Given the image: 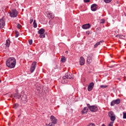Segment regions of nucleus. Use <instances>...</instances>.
<instances>
[{
	"label": "nucleus",
	"instance_id": "obj_42",
	"mask_svg": "<svg viewBox=\"0 0 126 126\" xmlns=\"http://www.w3.org/2000/svg\"><path fill=\"white\" fill-rule=\"evenodd\" d=\"M80 65H83L84 64V63H80Z\"/></svg>",
	"mask_w": 126,
	"mask_h": 126
},
{
	"label": "nucleus",
	"instance_id": "obj_13",
	"mask_svg": "<svg viewBox=\"0 0 126 126\" xmlns=\"http://www.w3.org/2000/svg\"><path fill=\"white\" fill-rule=\"evenodd\" d=\"M98 7V6L96 5V4H93L91 5V9L92 11H96L97 10V8Z\"/></svg>",
	"mask_w": 126,
	"mask_h": 126
},
{
	"label": "nucleus",
	"instance_id": "obj_26",
	"mask_svg": "<svg viewBox=\"0 0 126 126\" xmlns=\"http://www.w3.org/2000/svg\"><path fill=\"white\" fill-rule=\"evenodd\" d=\"M19 106V104H18V103H16L14 105L13 108L14 109H17L18 108Z\"/></svg>",
	"mask_w": 126,
	"mask_h": 126
},
{
	"label": "nucleus",
	"instance_id": "obj_46",
	"mask_svg": "<svg viewBox=\"0 0 126 126\" xmlns=\"http://www.w3.org/2000/svg\"><path fill=\"white\" fill-rule=\"evenodd\" d=\"M111 62H112V63H115V62H114V61H112Z\"/></svg>",
	"mask_w": 126,
	"mask_h": 126
},
{
	"label": "nucleus",
	"instance_id": "obj_15",
	"mask_svg": "<svg viewBox=\"0 0 126 126\" xmlns=\"http://www.w3.org/2000/svg\"><path fill=\"white\" fill-rule=\"evenodd\" d=\"M62 82L63 84H64V83H67V82H68V79L64 76L63 77Z\"/></svg>",
	"mask_w": 126,
	"mask_h": 126
},
{
	"label": "nucleus",
	"instance_id": "obj_14",
	"mask_svg": "<svg viewBox=\"0 0 126 126\" xmlns=\"http://www.w3.org/2000/svg\"><path fill=\"white\" fill-rule=\"evenodd\" d=\"M16 63H6V66H8L9 68H13L15 67Z\"/></svg>",
	"mask_w": 126,
	"mask_h": 126
},
{
	"label": "nucleus",
	"instance_id": "obj_21",
	"mask_svg": "<svg viewBox=\"0 0 126 126\" xmlns=\"http://www.w3.org/2000/svg\"><path fill=\"white\" fill-rule=\"evenodd\" d=\"M5 45H6V47H7L8 48V47H9V46L10 45V40L9 39H7L6 40V43Z\"/></svg>",
	"mask_w": 126,
	"mask_h": 126
},
{
	"label": "nucleus",
	"instance_id": "obj_30",
	"mask_svg": "<svg viewBox=\"0 0 126 126\" xmlns=\"http://www.w3.org/2000/svg\"><path fill=\"white\" fill-rule=\"evenodd\" d=\"M100 87H101V88H107V87H108V86H107V85H101Z\"/></svg>",
	"mask_w": 126,
	"mask_h": 126
},
{
	"label": "nucleus",
	"instance_id": "obj_35",
	"mask_svg": "<svg viewBox=\"0 0 126 126\" xmlns=\"http://www.w3.org/2000/svg\"><path fill=\"white\" fill-rule=\"evenodd\" d=\"M55 69L56 68H60V65L55 64V66L54 67Z\"/></svg>",
	"mask_w": 126,
	"mask_h": 126
},
{
	"label": "nucleus",
	"instance_id": "obj_22",
	"mask_svg": "<svg viewBox=\"0 0 126 126\" xmlns=\"http://www.w3.org/2000/svg\"><path fill=\"white\" fill-rule=\"evenodd\" d=\"M44 33H45V30L44 29H41L38 31V34H40V35H42Z\"/></svg>",
	"mask_w": 126,
	"mask_h": 126
},
{
	"label": "nucleus",
	"instance_id": "obj_5",
	"mask_svg": "<svg viewBox=\"0 0 126 126\" xmlns=\"http://www.w3.org/2000/svg\"><path fill=\"white\" fill-rule=\"evenodd\" d=\"M121 103V99L119 98L117 99L116 100H113L111 102V106H115V104H116V105H118Z\"/></svg>",
	"mask_w": 126,
	"mask_h": 126
},
{
	"label": "nucleus",
	"instance_id": "obj_24",
	"mask_svg": "<svg viewBox=\"0 0 126 126\" xmlns=\"http://www.w3.org/2000/svg\"><path fill=\"white\" fill-rule=\"evenodd\" d=\"M65 61H66V59L65 58V57L63 56L61 58L62 63H65Z\"/></svg>",
	"mask_w": 126,
	"mask_h": 126
},
{
	"label": "nucleus",
	"instance_id": "obj_18",
	"mask_svg": "<svg viewBox=\"0 0 126 126\" xmlns=\"http://www.w3.org/2000/svg\"><path fill=\"white\" fill-rule=\"evenodd\" d=\"M47 15L50 16V18H51V19H54L55 17V15H54L53 13H51L50 12H47Z\"/></svg>",
	"mask_w": 126,
	"mask_h": 126
},
{
	"label": "nucleus",
	"instance_id": "obj_34",
	"mask_svg": "<svg viewBox=\"0 0 126 126\" xmlns=\"http://www.w3.org/2000/svg\"><path fill=\"white\" fill-rule=\"evenodd\" d=\"M87 126H95V124L94 123H90Z\"/></svg>",
	"mask_w": 126,
	"mask_h": 126
},
{
	"label": "nucleus",
	"instance_id": "obj_17",
	"mask_svg": "<svg viewBox=\"0 0 126 126\" xmlns=\"http://www.w3.org/2000/svg\"><path fill=\"white\" fill-rule=\"evenodd\" d=\"M90 26L91 25L90 24H87L83 25L82 27L83 29H89V28H90Z\"/></svg>",
	"mask_w": 126,
	"mask_h": 126
},
{
	"label": "nucleus",
	"instance_id": "obj_6",
	"mask_svg": "<svg viewBox=\"0 0 126 126\" xmlns=\"http://www.w3.org/2000/svg\"><path fill=\"white\" fill-rule=\"evenodd\" d=\"M94 87V83L91 82L89 84L88 87V91L90 92L93 90V88Z\"/></svg>",
	"mask_w": 126,
	"mask_h": 126
},
{
	"label": "nucleus",
	"instance_id": "obj_33",
	"mask_svg": "<svg viewBox=\"0 0 126 126\" xmlns=\"http://www.w3.org/2000/svg\"><path fill=\"white\" fill-rule=\"evenodd\" d=\"M123 119H126V112H123Z\"/></svg>",
	"mask_w": 126,
	"mask_h": 126
},
{
	"label": "nucleus",
	"instance_id": "obj_25",
	"mask_svg": "<svg viewBox=\"0 0 126 126\" xmlns=\"http://www.w3.org/2000/svg\"><path fill=\"white\" fill-rule=\"evenodd\" d=\"M33 25L34 28H37V23H36V20H34L33 21Z\"/></svg>",
	"mask_w": 126,
	"mask_h": 126
},
{
	"label": "nucleus",
	"instance_id": "obj_40",
	"mask_svg": "<svg viewBox=\"0 0 126 126\" xmlns=\"http://www.w3.org/2000/svg\"><path fill=\"white\" fill-rule=\"evenodd\" d=\"M32 22H33V19H31V20H30V24H31L32 23Z\"/></svg>",
	"mask_w": 126,
	"mask_h": 126
},
{
	"label": "nucleus",
	"instance_id": "obj_1",
	"mask_svg": "<svg viewBox=\"0 0 126 126\" xmlns=\"http://www.w3.org/2000/svg\"><path fill=\"white\" fill-rule=\"evenodd\" d=\"M9 15L12 18L17 17V15H18V12L16 9H13L9 12Z\"/></svg>",
	"mask_w": 126,
	"mask_h": 126
},
{
	"label": "nucleus",
	"instance_id": "obj_38",
	"mask_svg": "<svg viewBox=\"0 0 126 126\" xmlns=\"http://www.w3.org/2000/svg\"><path fill=\"white\" fill-rule=\"evenodd\" d=\"M84 2H90V0H84Z\"/></svg>",
	"mask_w": 126,
	"mask_h": 126
},
{
	"label": "nucleus",
	"instance_id": "obj_20",
	"mask_svg": "<svg viewBox=\"0 0 126 126\" xmlns=\"http://www.w3.org/2000/svg\"><path fill=\"white\" fill-rule=\"evenodd\" d=\"M88 112V107H85L82 111V114H86Z\"/></svg>",
	"mask_w": 126,
	"mask_h": 126
},
{
	"label": "nucleus",
	"instance_id": "obj_27",
	"mask_svg": "<svg viewBox=\"0 0 126 126\" xmlns=\"http://www.w3.org/2000/svg\"><path fill=\"white\" fill-rule=\"evenodd\" d=\"M104 2H105V3H110V2H111V1H112V0H103Z\"/></svg>",
	"mask_w": 126,
	"mask_h": 126
},
{
	"label": "nucleus",
	"instance_id": "obj_12",
	"mask_svg": "<svg viewBox=\"0 0 126 126\" xmlns=\"http://www.w3.org/2000/svg\"><path fill=\"white\" fill-rule=\"evenodd\" d=\"M37 66L36 63H32V66L31 67L30 71L31 73H33L34 72V70H35V69L36 68V66Z\"/></svg>",
	"mask_w": 126,
	"mask_h": 126
},
{
	"label": "nucleus",
	"instance_id": "obj_11",
	"mask_svg": "<svg viewBox=\"0 0 126 126\" xmlns=\"http://www.w3.org/2000/svg\"><path fill=\"white\" fill-rule=\"evenodd\" d=\"M64 76L68 79H73V75L71 73H66Z\"/></svg>",
	"mask_w": 126,
	"mask_h": 126
},
{
	"label": "nucleus",
	"instance_id": "obj_16",
	"mask_svg": "<svg viewBox=\"0 0 126 126\" xmlns=\"http://www.w3.org/2000/svg\"><path fill=\"white\" fill-rule=\"evenodd\" d=\"M21 100L24 102V103H27V101H28L27 96H26V95H23L21 98Z\"/></svg>",
	"mask_w": 126,
	"mask_h": 126
},
{
	"label": "nucleus",
	"instance_id": "obj_29",
	"mask_svg": "<svg viewBox=\"0 0 126 126\" xmlns=\"http://www.w3.org/2000/svg\"><path fill=\"white\" fill-rule=\"evenodd\" d=\"M18 36H19V32H17L15 33V37L17 38V37H18Z\"/></svg>",
	"mask_w": 126,
	"mask_h": 126
},
{
	"label": "nucleus",
	"instance_id": "obj_10",
	"mask_svg": "<svg viewBox=\"0 0 126 126\" xmlns=\"http://www.w3.org/2000/svg\"><path fill=\"white\" fill-rule=\"evenodd\" d=\"M90 110L91 112H97L98 111V107L95 105L90 106Z\"/></svg>",
	"mask_w": 126,
	"mask_h": 126
},
{
	"label": "nucleus",
	"instance_id": "obj_19",
	"mask_svg": "<svg viewBox=\"0 0 126 126\" xmlns=\"http://www.w3.org/2000/svg\"><path fill=\"white\" fill-rule=\"evenodd\" d=\"M104 43V40H101L99 42H97L95 44H94V48H97V46L101 45V44Z\"/></svg>",
	"mask_w": 126,
	"mask_h": 126
},
{
	"label": "nucleus",
	"instance_id": "obj_2",
	"mask_svg": "<svg viewBox=\"0 0 126 126\" xmlns=\"http://www.w3.org/2000/svg\"><path fill=\"white\" fill-rule=\"evenodd\" d=\"M108 117L110 118V121L113 123L116 121V115H115V114L113 111H110L108 112Z\"/></svg>",
	"mask_w": 126,
	"mask_h": 126
},
{
	"label": "nucleus",
	"instance_id": "obj_31",
	"mask_svg": "<svg viewBox=\"0 0 126 126\" xmlns=\"http://www.w3.org/2000/svg\"><path fill=\"white\" fill-rule=\"evenodd\" d=\"M46 37V35L45 34H40L39 35V37L40 38H45Z\"/></svg>",
	"mask_w": 126,
	"mask_h": 126
},
{
	"label": "nucleus",
	"instance_id": "obj_37",
	"mask_svg": "<svg viewBox=\"0 0 126 126\" xmlns=\"http://www.w3.org/2000/svg\"><path fill=\"white\" fill-rule=\"evenodd\" d=\"M114 124V122H111L110 124L108 125V126H113V124Z\"/></svg>",
	"mask_w": 126,
	"mask_h": 126
},
{
	"label": "nucleus",
	"instance_id": "obj_47",
	"mask_svg": "<svg viewBox=\"0 0 126 126\" xmlns=\"http://www.w3.org/2000/svg\"><path fill=\"white\" fill-rule=\"evenodd\" d=\"M50 22H49V24H50Z\"/></svg>",
	"mask_w": 126,
	"mask_h": 126
},
{
	"label": "nucleus",
	"instance_id": "obj_23",
	"mask_svg": "<svg viewBox=\"0 0 126 126\" xmlns=\"http://www.w3.org/2000/svg\"><path fill=\"white\" fill-rule=\"evenodd\" d=\"M80 63H85V60L83 57H81L80 58Z\"/></svg>",
	"mask_w": 126,
	"mask_h": 126
},
{
	"label": "nucleus",
	"instance_id": "obj_39",
	"mask_svg": "<svg viewBox=\"0 0 126 126\" xmlns=\"http://www.w3.org/2000/svg\"><path fill=\"white\" fill-rule=\"evenodd\" d=\"M87 107H88L89 109H90V107H92V106L90 105L89 103L87 104Z\"/></svg>",
	"mask_w": 126,
	"mask_h": 126
},
{
	"label": "nucleus",
	"instance_id": "obj_7",
	"mask_svg": "<svg viewBox=\"0 0 126 126\" xmlns=\"http://www.w3.org/2000/svg\"><path fill=\"white\" fill-rule=\"evenodd\" d=\"M93 58V54H90L88 55L87 59V63H92V59Z\"/></svg>",
	"mask_w": 126,
	"mask_h": 126
},
{
	"label": "nucleus",
	"instance_id": "obj_9",
	"mask_svg": "<svg viewBox=\"0 0 126 126\" xmlns=\"http://www.w3.org/2000/svg\"><path fill=\"white\" fill-rule=\"evenodd\" d=\"M5 26V21L3 20V18L0 19V29H2Z\"/></svg>",
	"mask_w": 126,
	"mask_h": 126
},
{
	"label": "nucleus",
	"instance_id": "obj_8",
	"mask_svg": "<svg viewBox=\"0 0 126 126\" xmlns=\"http://www.w3.org/2000/svg\"><path fill=\"white\" fill-rule=\"evenodd\" d=\"M12 97L13 98H15V99H20V98H21V94L18 93L13 94H12Z\"/></svg>",
	"mask_w": 126,
	"mask_h": 126
},
{
	"label": "nucleus",
	"instance_id": "obj_43",
	"mask_svg": "<svg viewBox=\"0 0 126 126\" xmlns=\"http://www.w3.org/2000/svg\"><path fill=\"white\" fill-rule=\"evenodd\" d=\"M33 63H37V62H33Z\"/></svg>",
	"mask_w": 126,
	"mask_h": 126
},
{
	"label": "nucleus",
	"instance_id": "obj_32",
	"mask_svg": "<svg viewBox=\"0 0 126 126\" xmlns=\"http://www.w3.org/2000/svg\"><path fill=\"white\" fill-rule=\"evenodd\" d=\"M29 43L30 45H32V44H33V40H32V39L29 40Z\"/></svg>",
	"mask_w": 126,
	"mask_h": 126
},
{
	"label": "nucleus",
	"instance_id": "obj_3",
	"mask_svg": "<svg viewBox=\"0 0 126 126\" xmlns=\"http://www.w3.org/2000/svg\"><path fill=\"white\" fill-rule=\"evenodd\" d=\"M16 63V60L15 58L12 57L9 58L6 61V63Z\"/></svg>",
	"mask_w": 126,
	"mask_h": 126
},
{
	"label": "nucleus",
	"instance_id": "obj_41",
	"mask_svg": "<svg viewBox=\"0 0 126 126\" xmlns=\"http://www.w3.org/2000/svg\"><path fill=\"white\" fill-rule=\"evenodd\" d=\"M86 33L87 34H88V35H89V34L90 33V32H86Z\"/></svg>",
	"mask_w": 126,
	"mask_h": 126
},
{
	"label": "nucleus",
	"instance_id": "obj_44",
	"mask_svg": "<svg viewBox=\"0 0 126 126\" xmlns=\"http://www.w3.org/2000/svg\"><path fill=\"white\" fill-rule=\"evenodd\" d=\"M102 126H106V125H105V124H102Z\"/></svg>",
	"mask_w": 126,
	"mask_h": 126
},
{
	"label": "nucleus",
	"instance_id": "obj_36",
	"mask_svg": "<svg viewBox=\"0 0 126 126\" xmlns=\"http://www.w3.org/2000/svg\"><path fill=\"white\" fill-rule=\"evenodd\" d=\"M21 27H22L21 25L18 24L17 28H18L19 29H20V28H21Z\"/></svg>",
	"mask_w": 126,
	"mask_h": 126
},
{
	"label": "nucleus",
	"instance_id": "obj_28",
	"mask_svg": "<svg viewBox=\"0 0 126 126\" xmlns=\"http://www.w3.org/2000/svg\"><path fill=\"white\" fill-rule=\"evenodd\" d=\"M100 23L103 24V23H105V20L104 19H101L100 20Z\"/></svg>",
	"mask_w": 126,
	"mask_h": 126
},
{
	"label": "nucleus",
	"instance_id": "obj_4",
	"mask_svg": "<svg viewBox=\"0 0 126 126\" xmlns=\"http://www.w3.org/2000/svg\"><path fill=\"white\" fill-rule=\"evenodd\" d=\"M50 120L51 122L50 124H54V125H56L57 123H58V119H57V118H56V117L53 115L51 116Z\"/></svg>",
	"mask_w": 126,
	"mask_h": 126
},
{
	"label": "nucleus",
	"instance_id": "obj_45",
	"mask_svg": "<svg viewBox=\"0 0 126 126\" xmlns=\"http://www.w3.org/2000/svg\"><path fill=\"white\" fill-rule=\"evenodd\" d=\"M110 67H114V66H111Z\"/></svg>",
	"mask_w": 126,
	"mask_h": 126
}]
</instances>
